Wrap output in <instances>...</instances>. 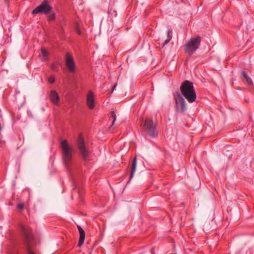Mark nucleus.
Here are the masks:
<instances>
[{"label":"nucleus","mask_w":254,"mask_h":254,"mask_svg":"<svg viewBox=\"0 0 254 254\" xmlns=\"http://www.w3.org/2000/svg\"><path fill=\"white\" fill-rule=\"evenodd\" d=\"M52 7L48 3L47 0H44L41 4L36 7L32 11L33 14H36L39 13H43L45 14H49Z\"/></svg>","instance_id":"6"},{"label":"nucleus","mask_w":254,"mask_h":254,"mask_svg":"<svg viewBox=\"0 0 254 254\" xmlns=\"http://www.w3.org/2000/svg\"><path fill=\"white\" fill-rule=\"evenodd\" d=\"M77 228L79 233V240L78 243V246L80 247L83 244L85 240V233L84 230L82 229V228L78 225Z\"/></svg>","instance_id":"11"},{"label":"nucleus","mask_w":254,"mask_h":254,"mask_svg":"<svg viewBox=\"0 0 254 254\" xmlns=\"http://www.w3.org/2000/svg\"><path fill=\"white\" fill-rule=\"evenodd\" d=\"M64 162L67 168L71 163L73 154L72 147L69 145L66 140H63L61 143Z\"/></svg>","instance_id":"2"},{"label":"nucleus","mask_w":254,"mask_h":254,"mask_svg":"<svg viewBox=\"0 0 254 254\" xmlns=\"http://www.w3.org/2000/svg\"><path fill=\"white\" fill-rule=\"evenodd\" d=\"M55 14L52 13L49 16L48 20L49 21H53V20L55 19Z\"/></svg>","instance_id":"18"},{"label":"nucleus","mask_w":254,"mask_h":254,"mask_svg":"<svg viewBox=\"0 0 254 254\" xmlns=\"http://www.w3.org/2000/svg\"><path fill=\"white\" fill-rule=\"evenodd\" d=\"M173 32L172 30H169L167 33V39L165 41L163 46L168 44L172 38Z\"/></svg>","instance_id":"16"},{"label":"nucleus","mask_w":254,"mask_h":254,"mask_svg":"<svg viewBox=\"0 0 254 254\" xmlns=\"http://www.w3.org/2000/svg\"><path fill=\"white\" fill-rule=\"evenodd\" d=\"M65 64L69 72H73L75 71V63L72 56L68 53L66 55Z\"/></svg>","instance_id":"9"},{"label":"nucleus","mask_w":254,"mask_h":254,"mask_svg":"<svg viewBox=\"0 0 254 254\" xmlns=\"http://www.w3.org/2000/svg\"><path fill=\"white\" fill-rule=\"evenodd\" d=\"M136 156L133 158L132 161V164L131 166V173L130 175V180L134 176V173L136 171Z\"/></svg>","instance_id":"13"},{"label":"nucleus","mask_w":254,"mask_h":254,"mask_svg":"<svg viewBox=\"0 0 254 254\" xmlns=\"http://www.w3.org/2000/svg\"><path fill=\"white\" fill-rule=\"evenodd\" d=\"M41 54L42 56V57L41 59L42 61H46L47 60V57L48 56V51L45 49L42 48L41 49Z\"/></svg>","instance_id":"14"},{"label":"nucleus","mask_w":254,"mask_h":254,"mask_svg":"<svg viewBox=\"0 0 254 254\" xmlns=\"http://www.w3.org/2000/svg\"><path fill=\"white\" fill-rule=\"evenodd\" d=\"M20 229L26 242L27 243H30L33 239V236L31 234L30 229L28 226L21 225Z\"/></svg>","instance_id":"8"},{"label":"nucleus","mask_w":254,"mask_h":254,"mask_svg":"<svg viewBox=\"0 0 254 254\" xmlns=\"http://www.w3.org/2000/svg\"><path fill=\"white\" fill-rule=\"evenodd\" d=\"M27 251H28V254H35L34 253H33L31 251V250L30 249V248L28 246H27Z\"/></svg>","instance_id":"21"},{"label":"nucleus","mask_w":254,"mask_h":254,"mask_svg":"<svg viewBox=\"0 0 254 254\" xmlns=\"http://www.w3.org/2000/svg\"><path fill=\"white\" fill-rule=\"evenodd\" d=\"M111 118L113 119V123L112 126H113L116 120V115L114 111L112 112Z\"/></svg>","instance_id":"17"},{"label":"nucleus","mask_w":254,"mask_h":254,"mask_svg":"<svg viewBox=\"0 0 254 254\" xmlns=\"http://www.w3.org/2000/svg\"><path fill=\"white\" fill-rule=\"evenodd\" d=\"M143 128L146 133L152 137H156L158 135L156 125L150 119H146L144 122Z\"/></svg>","instance_id":"5"},{"label":"nucleus","mask_w":254,"mask_h":254,"mask_svg":"<svg viewBox=\"0 0 254 254\" xmlns=\"http://www.w3.org/2000/svg\"><path fill=\"white\" fill-rule=\"evenodd\" d=\"M175 107L177 112L183 113L186 110V102L182 95L178 93L175 97Z\"/></svg>","instance_id":"7"},{"label":"nucleus","mask_w":254,"mask_h":254,"mask_svg":"<svg viewBox=\"0 0 254 254\" xmlns=\"http://www.w3.org/2000/svg\"><path fill=\"white\" fill-rule=\"evenodd\" d=\"M76 145L83 159L87 160L89 157V150L81 134L78 136Z\"/></svg>","instance_id":"4"},{"label":"nucleus","mask_w":254,"mask_h":254,"mask_svg":"<svg viewBox=\"0 0 254 254\" xmlns=\"http://www.w3.org/2000/svg\"><path fill=\"white\" fill-rule=\"evenodd\" d=\"M76 32H77L78 34H81V32H80V30H79V29H78V28H76Z\"/></svg>","instance_id":"24"},{"label":"nucleus","mask_w":254,"mask_h":254,"mask_svg":"<svg viewBox=\"0 0 254 254\" xmlns=\"http://www.w3.org/2000/svg\"><path fill=\"white\" fill-rule=\"evenodd\" d=\"M55 66H56V64H52L51 68H52V69H55Z\"/></svg>","instance_id":"23"},{"label":"nucleus","mask_w":254,"mask_h":254,"mask_svg":"<svg viewBox=\"0 0 254 254\" xmlns=\"http://www.w3.org/2000/svg\"><path fill=\"white\" fill-rule=\"evenodd\" d=\"M180 91L182 95L189 103L195 101L196 95L192 82L189 80L184 81L181 85Z\"/></svg>","instance_id":"1"},{"label":"nucleus","mask_w":254,"mask_h":254,"mask_svg":"<svg viewBox=\"0 0 254 254\" xmlns=\"http://www.w3.org/2000/svg\"><path fill=\"white\" fill-rule=\"evenodd\" d=\"M201 42L199 37L191 38L185 45L184 51L185 54L192 55L199 48Z\"/></svg>","instance_id":"3"},{"label":"nucleus","mask_w":254,"mask_h":254,"mask_svg":"<svg viewBox=\"0 0 254 254\" xmlns=\"http://www.w3.org/2000/svg\"><path fill=\"white\" fill-rule=\"evenodd\" d=\"M50 99L52 102L55 105H57L59 101V96L58 93L54 90H52L50 93Z\"/></svg>","instance_id":"12"},{"label":"nucleus","mask_w":254,"mask_h":254,"mask_svg":"<svg viewBox=\"0 0 254 254\" xmlns=\"http://www.w3.org/2000/svg\"><path fill=\"white\" fill-rule=\"evenodd\" d=\"M48 81L50 83H53L55 82V78L53 76H51L48 79Z\"/></svg>","instance_id":"19"},{"label":"nucleus","mask_w":254,"mask_h":254,"mask_svg":"<svg viewBox=\"0 0 254 254\" xmlns=\"http://www.w3.org/2000/svg\"><path fill=\"white\" fill-rule=\"evenodd\" d=\"M117 84H115L113 87V88H112V93H113V92L114 91V90L116 89V87H117Z\"/></svg>","instance_id":"22"},{"label":"nucleus","mask_w":254,"mask_h":254,"mask_svg":"<svg viewBox=\"0 0 254 254\" xmlns=\"http://www.w3.org/2000/svg\"><path fill=\"white\" fill-rule=\"evenodd\" d=\"M242 74L243 75V76H244V77L245 78V79L246 80L247 83L249 84V85H252L253 84V81L251 79V78L247 74L246 71H242Z\"/></svg>","instance_id":"15"},{"label":"nucleus","mask_w":254,"mask_h":254,"mask_svg":"<svg viewBox=\"0 0 254 254\" xmlns=\"http://www.w3.org/2000/svg\"><path fill=\"white\" fill-rule=\"evenodd\" d=\"M17 208L22 210L24 208V204L23 203H19L17 205Z\"/></svg>","instance_id":"20"},{"label":"nucleus","mask_w":254,"mask_h":254,"mask_svg":"<svg viewBox=\"0 0 254 254\" xmlns=\"http://www.w3.org/2000/svg\"><path fill=\"white\" fill-rule=\"evenodd\" d=\"M94 93L91 91H89L87 96V105L90 109L94 108Z\"/></svg>","instance_id":"10"}]
</instances>
